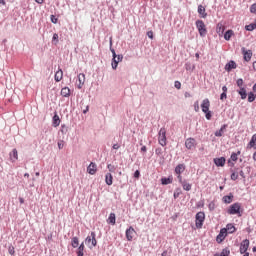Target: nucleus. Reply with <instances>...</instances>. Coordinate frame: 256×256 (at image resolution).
Instances as JSON below:
<instances>
[{"mask_svg": "<svg viewBox=\"0 0 256 256\" xmlns=\"http://www.w3.org/2000/svg\"><path fill=\"white\" fill-rule=\"evenodd\" d=\"M110 43V51L113 55V59H112V69H117L119 63H121V61H123V55H117L115 53V49H113V37H110L109 40Z\"/></svg>", "mask_w": 256, "mask_h": 256, "instance_id": "nucleus-1", "label": "nucleus"}, {"mask_svg": "<svg viewBox=\"0 0 256 256\" xmlns=\"http://www.w3.org/2000/svg\"><path fill=\"white\" fill-rule=\"evenodd\" d=\"M228 215H238L241 217V203L236 202L229 206L227 210Z\"/></svg>", "mask_w": 256, "mask_h": 256, "instance_id": "nucleus-2", "label": "nucleus"}, {"mask_svg": "<svg viewBox=\"0 0 256 256\" xmlns=\"http://www.w3.org/2000/svg\"><path fill=\"white\" fill-rule=\"evenodd\" d=\"M158 143L162 147H165V145H167V130L165 128H161L158 133Z\"/></svg>", "mask_w": 256, "mask_h": 256, "instance_id": "nucleus-3", "label": "nucleus"}, {"mask_svg": "<svg viewBox=\"0 0 256 256\" xmlns=\"http://www.w3.org/2000/svg\"><path fill=\"white\" fill-rule=\"evenodd\" d=\"M196 27L200 37H205V35H207V27L205 26V22H203V20H197Z\"/></svg>", "mask_w": 256, "mask_h": 256, "instance_id": "nucleus-4", "label": "nucleus"}, {"mask_svg": "<svg viewBox=\"0 0 256 256\" xmlns=\"http://www.w3.org/2000/svg\"><path fill=\"white\" fill-rule=\"evenodd\" d=\"M195 219L196 228L201 229L205 223V212H198Z\"/></svg>", "mask_w": 256, "mask_h": 256, "instance_id": "nucleus-5", "label": "nucleus"}, {"mask_svg": "<svg viewBox=\"0 0 256 256\" xmlns=\"http://www.w3.org/2000/svg\"><path fill=\"white\" fill-rule=\"evenodd\" d=\"M95 237H96L95 232H91V236L86 237L85 242L88 245L89 249H93V247H97V239Z\"/></svg>", "mask_w": 256, "mask_h": 256, "instance_id": "nucleus-6", "label": "nucleus"}, {"mask_svg": "<svg viewBox=\"0 0 256 256\" xmlns=\"http://www.w3.org/2000/svg\"><path fill=\"white\" fill-rule=\"evenodd\" d=\"M249 245H250L249 239H245L240 243L239 251L241 255L245 253H249L247 252L249 250Z\"/></svg>", "mask_w": 256, "mask_h": 256, "instance_id": "nucleus-7", "label": "nucleus"}, {"mask_svg": "<svg viewBox=\"0 0 256 256\" xmlns=\"http://www.w3.org/2000/svg\"><path fill=\"white\" fill-rule=\"evenodd\" d=\"M185 147L186 149H189V150L195 149V147H197V141L195 140V138L186 139Z\"/></svg>", "mask_w": 256, "mask_h": 256, "instance_id": "nucleus-8", "label": "nucleus"}, {"mask_svg": "<svg viewBox=\"0 0 256 256\" xmlns=\"http://www.w3.org/2000/svg\"><path fill=\"white\" fill-rule=\"evenodd\" d=\"M133 237H135V228L130 226L129 229L126 230V239L127 241H133Z\"/></svg>", "mask_w": 256, "mask_h": 256, "instance_id": "nucleus-9", "label": "nucleus"}, {"mask_svg": "<svg viewBox=\"0 0 256 256\" xmlns=\"http://www.w3.org/2000/svg\"><path fill=\"white\" fill-rule=\"evenodd\" d=\"M225 237H227V229L222 228V229L220 230V233L218 234V236H217V238H216V241H217L218 243H221V242L225 241Z\"/></svg>", "mask_w": 256, "mask_h": 256, "instance_id": "nucleus-10", "label": "nucleus"}, {"mask_svg": "<svg viewBox=\"0 0 256 256\" xmlns=\"http://www.w3.org/2000/svg\"><path fill=\"white\" fill-rule=\"evenodd\" d=\"M78 89H83V85H85V74H78V82H76Z\"/></svg>", "mask_w": 256, "mask_h": 256, "instance_id": "nucleus-11", "label": "nucleus"}, {"mask_svg": "<svg viewBox=\"0 0 256 256\" xmlns=\"http://www.w3.org/2000/svg\"><path fill=\"white\" fill-rule=\"evenodd\" d=\"M210 107H211V102L209 101V99L208 98L204 99L201 104V109L203 113H207Z\"/></svg>", "mask_w": 256, "mask_h": 256, "instance_id": "nucleus-12", "label": "nucleus"}, {"mask_svg": "<svg viewBox=\"0 0 256 256\" xmlns=\"http://www.w3.org/2000/svg\"><path fill=\"white\" fill-rule=\"evenodd\" d=\"M242 53L244 55V61L249 63V61H251V57H253V52L251 50H245V48H242Z\"/></svg>", "mask_w": 256, "mask_h": 256, "instance_id": "nucleus-13", "label": "nucleus"}, {"mask_svg": "<svg viewBox=\"0 0 256 256\" xmlns=\"http://www.w3.org/2000/svg\"><path fill=\"white\" fill-rule=\"evenodd\" d=\"M87 173H89V175H95V173H97V164L91 162L87 167Z\"/></svg>", "mask_w": 256, "mask_h": 256, "instance_id": "nucleus-14", "label": "nucleus"}, {"mask_svg": "<svg viewBox=\"0 0 256 256\" xmlns=\"http://www.w3.org/2000/svg\"><path fill=\"white\" fill-rule=\"evenodd\" d=\"M246 149H255L256 150V134L251 137L250 142L247 144Z\"/></svg>", "mask_w": 256, "mask_h": 256, "instance_id": "nucleus-15", "label": "nucleus"}, {"mask_svg": "<svg viewBox=\"0 0 256 256\" xmlns=\"http://www.w3.org/2000/svg\"><path fill=\"white\" fill-rule=\"evenodd\" d=\"M77 256H84L85 255V243L82 242L78 248L76 249Z\"/></svg>", "mask_w": 256, "mask_h": 256, "instance_id": "nucleus-16", "label": "nucleus"}, {"mask_svg": "<svg viewBox=\"0 0 256 256\" xmlns=\"http://www.w3.org/2000/svg\"><path fill=\"white\" fill-rule=\"evenodd\" d=\"M225 157L215 158L214 163L216 167H225Z\"/></svg>", "mask_w": 256, "mask_h": 256, "instance_id": "nucleus-17", "label": "nucleus"}, {"mask_svg": "<svg viewBox=\"0 0 256 256\" xmlns=\"http://www.w3.org/2000/svg\"><path fill=\"white\" fill-rule=\"evenodd\" d=\"M10 160L12 161V163H15V161H17V159H19V153L17 152V149H13L12 152H10Z\"/></svg>", "mask_w": 256, "mask_h": 256, "instance_id": "nucleus-18", "label": "nucleus"}, {"mask_svg": "<svg viewBox=\"0 0 256 256\" xmlns=\"http://www.w3.org/2000/svg\"><path fill=\"white\" fill-rule=\"evenodd\" d=\"M216 32L218 33L219 37H221L223 35V33H225V26L223 25V23L217 24Z\"/></svg>", "mask_w": 256, "mask_h": 256, "instance_id": "nucleus-19", "label": "nucleus"}, {"mask_svg": "<svg viewBox=\"0 0 256 256\" xmlns=\"http://www.w3.org/2000/svg\"><path fill=\"white\" fill-rule=\"evenodd\" d=\"M225 69L228 72L233 69H237V63H235V61L231 60L229 63L226 64Z\"/></svg>", "mask_w": 256, "mask_h": 256, "instance_id": "nucleus-20", "label": "nucleus"}, {"mask_svg": "<svg viewBox=\"0 0 256 256\" xmlns=\"http://www.w3.org/2000/svg\"><path fill=\"white\" fill-rule=\"evenodd\" d=\"M184 172H185V164H178L175 167V174L176 175H181V173H184Z\"/></svg>", "mask_w": 256, "mask_h": 256, "instance_id": "nucleus-21", "label": "nucleus"}, {"mask_svg": "<svg viewBox=\"0 0 256 256\" xmlns=\"http://www.w3.org/2000/svg\"><path fill=\"white\" fill-rule=\"evenodd\" d=\"M52 125H53V127H59V125H61V118H59L58 114H55L53 116Z\"/></svg>", "mask_w": 256, "mask_h": 256, "instance_id": "nucleus-22", "label": "nucleus"}, {"mask_svg": "<svg viewBox=\"0 0 256 256\" xmlns=\"http://www.w3.org/2000/svg\"><path fill=\"white\" fill-rule=\"evenodd\" d=\"M56 83H59L63 79V70L59 69L54 76Z\"/></svg>", "mask_w": 256, "mask_h": 256, "instance_id": "nucleus-23", "label": "nucleus"}, {"mask_svg": "<svg viewBox=\"0 0 256 256\" xmlns=\"http://www.w3.org/2000/svg\"><path fill=\"white\" fill-rule=\"evenodd\" d=\"M105 183L106 185H109V186L113 185V175L111 173H107L105 175Z\"/></svg>", "mask_w": 256, "mask_h": 256, "instance_id": "nucleus-24", "label": "nucleus"}, {"mask_svg": "<svg viewBox=\"0 0 256 256\" xmlns=\"http://www.w3.org/2000/svg\"><path fill=\"white\" fill-rule=\"evenodd\" d=\"M227 129V124H224L221 129L217 130L215 132V137H223V133H225V130Z\"/></svg>", "mask_w": 256, "mask_h": 256, "instance_id": "nucleus-25", "label": "nucleus"}, {"mask_svg": "<svg viewBox=\"0 0 256 256\" xmlns=\"http://www.w3.org/2000/svg\"><path fill=\"white\" fill-rule=\"evenodd\" d=\"M234 35L235 33L233 32V30H227L224 34L225 41H230Z\"/></svg>", "mask_w": 256, "mask_h": 256, "instance_id": "nucleus-26", "label": "nucleus"}, {"mask_svg": "<svg viewBox=\"0 0 256 256\" xmlns=\"http://www.w3.org/2000/svg\"><path fill=\"white\" fill-rule=\"evenodd\" d=\"M71 245H72L73 249H77V247H79V237H77V236L72 237Z\"/></svg>", "mask_w": 256, "mask_h": 256, "instance_id": "nucleus-27", "label": "nucleus"}, {"mask_svg": "<svg viewBox=\"0 0 256 256\" xmlns=\"http://www.w3.org/2000/svg\"><path fill=\"white\" fill-rule=\"evenodd\" d=\"M62 97H69L71 95V90L68 87H64L61 89Z\"/></svg>", "mask_w": 256, "mask_h": 256, "instance_id": "nucleus-28", "label": "nucleus"}, {"mask_svg": "<svg viewBox=\"0 0 256 256\" xmlns=\"http://www.w3.org/2000/svg\"><path fill=\"white\" fill-rule=\"evenodd\" d=\"M198 13H199V15H201V17L203 19H205V17H207V14L205 13V7H203V5L198 6Z\"/></svg>", "mask_w": 256, "mask_h": 256, "instance_id": "nucleus-29", "label": "nucleus"}, {"mask_svg": "<svg viewBox=\"0 0 256 256\" xmlns=\"http://www.w3.org/2000/svg\"><path fill=\"white\" fill-rule=\"evenodd\" d=\"M223 203L229 204V203H233V194H230L228 196H224L222 198Z\"/></svg>", "mask_w": 256, "mask_h": 256, "instance_id": "nucleus-30", "label": "nucleus"}, {"mask_svg": "<svg viewBox=\"0 0 256 256\" xmlns=\"http://www.w3.org/2000/svg\"><path fill=\"white\" fill-rule=\"evenodd\" d=\"M184 191H191L192 185L188 183L186 180L180 184Z\"/></svg>", "mask_w": 256, "mask_h": 256, "instance_id": "nucleus-31", "label": "nucleus"}, {"mask_svg": "<svg viewBox=\"0 0 256 256\" xmlns=\"http://www.w3.org/2000/svg\"><path fill=\"white\" fill-rule=\"evenodd\" d=\"M237 93L240 94L241 99H247V90L245 88H240Z\"/></svg>", "mask_w": 256, "mask_h": 256, "instance_id": "nucleus-32", "label": "nucleus"}, {"mask_svg": "<svg viewBox=\"0 0 256 256\" xmlns=\"http://www.w3.org/2000/svg\"><path fill=\"white\" fill-rule=\"evenodd\" d=\"M225 229H226V233L227 232L228 233H235V231H236L235 225H233V224H227Z\"/></svg>", "mask_w": 256, "mask_h": 256, "instance_id": "nucleus-33", "label": "nucleus"}, {"mask_svg": "<svg viewBox=\"0 0 256 256\" xmlns=\"http://www.w3.org/2000/svg\"><path fill=\"white\" fill-rule=\"evenodd\" d=\"M108 223H110V225H115L116 223L115 213H110L108 218Z\"/></svg>", "mask_w": 256, "mask_h": 256, "instance_id": "nucleus-34", "label": "nucleus"}, {"mask_svg": "<svg viewBox=\"0 0 256 256\" xmlns=\"http://www.w3.org/2000/svg\"><path fill=\"white\" fill-rule=\"evenodd\" d=\"M162 185H171L173 183V179L171 178H161Z\"/></svg>", "mask_w": 256, "mask_h": 256, "instance_id": "nucleus-35", "label": "nucleus"}, {"mask_svg": "<svg viewBox=\"0 0 256 256\" xmlns=\"http://www.w3.org/2000/svg\"><path fill=\"white\" fill-rule=\"evenodd\" d=\"M245 29H246V31H255V29H256V22L246 25Z\"/></svg>", "mask_w": 256, "mask_h": 256, "instance_id": "nucleus-36", "label": "nucleus"}, {"mask_svg": "<svg viewBox=\"0 0 256 256\" xmlns=\"http://www.w3.org/2000/svg\"><path fill=\"white\" fill-rule=\"evenodd\" d=\"M255 99H256V94H254L253 92H250L248 94V102L253 103V101H255Z\"/></svg>", "mask_w": 256, "mask_h": 256, "instance_id": "nucleus-37", "label": "nucleus"}, {"mask_svg": "<svg viewBox=\"0 0 256 256\" xmlns=\"http://www.w3.org/2000/svg\"><path fill=\"white\" fill-rule=\"evenodd\" d=\"M239 155H241V151H238L237 153H232L230 159L232 161H237L239 159Z\"/></svg>", "mask_w": 256, "mask_h": 256, "instance_id": "nucleus-38", "label": "nucleus"}, {"mask_svg": "<svg viewBox=\"0 0 256 256\" xmlns=\"http://www.w3.org/2000/svg\"><path fill=\"white\" fill-rule=\"evenodd\" d=\"M221 256H229L231 255V250L229 248H224L222 252L220 253Z\"/></svg>", "mask_w": 256, "mask_h": 256, "instance_id": "nucleus-39", "label": "nucleus"}, {"mask_svg": "<svg viewBox=\"0 0 256 256\" xmlns=\"http://www.w3.org/2000/svg\"><path fill=\"white\" fill-rule=\"evenodd\" d=\"M52 41L54 42V45H57V43H59V34L54 33L52 37Z\"/></svg>", "mask_w": 256, "mask_h": 256, "instance_id": "nucleus-40", "label": "nucleus"}, {"mask_svg": "<svg viewBox=\"0 0 256 256\" xmlns=\"http://www.w3.org/2000/svg\"><path fill=\"white\" fill-rule=\"evenodd\" d=\"M205 113V117L208 121H211V117H213V113L210 110H207Z\"/></svg>", "mask_w": 256, "mask_h": 256, "instance_id": "nucleus-41", "label": "nucleus"}, {"mask_svg": "<svg viewBox=\"0 0 256 256\" xmlns=\"http://www.w3.org/2000/svg\"><path fill=\"white\" fill-rule=\"evenodd\" d=\"M8 252H9V254L10 255H15V247L13 246V245H10L9 247H8Z\"/></svg>", "mask_w": 256, "mask_h": 256, "instance_id": "nucleus-42", "label": "nucleus"}, {"mask_svg": "<svg viewBox=\"0 0 256 256\" xmlns=\"http://www.w3.org/2000/svg\"><path fill=\"white\" fill-rule=\"evenodd\" d=\"M58 145V149H63V147H65V141L64 140H59L57 142Z\"/></svg>", "mask_w": 256, "mask_h": 256, "instance_id": "nucleus-43", "label": "nucleus"}, {"mask_svg": "<svg viewBox=\"0 0 256 256\" xmlns=\"http://www.w3.org/2000/svg\"><path fill=\"white\" fill-rule=\"evenodd\" d=\"M107 169L110 171V173H115V169H117L115 166L112 164L107 165Z\"/></svg>", "mask_w": 256, "mask_h": 256, "instance_id": "nucleus-44", "label": "nucleus"}, {"mask_svg": "<svg viewBox=\"0 0 256 256\" xmlns=\"http://www.w3.org/2000/svg\"><path fill=\"white\" fill-rule=\"evenodd\" d=\"M231 179H232V181H237V179H239V174L236 172H233L231 174Z\"/></svg>", "mask_w": 256, "mask_h": 256, "instance_id": "nucleus-45", "label": "nucleus"}, {"mask_svg": "<svg viewBox=\"0 0 256 256\" xmlns=\"http://www.w3.org/2000/svg\"><path fill=\"white\" fill-rule=\"evenodd\" d=\"M181 195V188H177L174 192V199H177Z\"/></svg>", "mask_w": 256, "mask_h": 256, "instance_id": "nucleus-46", "label": "nucleus"}, {"mask_svg": "<svg viewBox=\"0 0 256 256\" xmlns=\"http://www.w3.org/2000/svg\"><path fill=\"white\" fill-rule=\"evenodd\" d=\"M237 86L239 87V89L243 88V79H238L236 82Z\"/></svg>", "mask_w": 256, "mask_h": 256, "instance_id": "nucleus-47", "label": "nucleus"}, {"mask_svg": "<svg viewBox=\"0 0 256 256\" xmlns=\"http://www.w3.org/2000/svg\"><path fill=\"white\" fill-rule=\"evenodd\" d=\"M50 19H51V23H54V24H57V22L59 21V19H57V17H55V15H51Z\"/></svg>", "mask_w": 256, "mask_h": 256, "instance_id": "nucleus-48", "label": "nucleus"}, {"mask_svg": "<svg viewBox=\"0 0 256 256\" xmlns=\"http://www.w3.org/2000/svg\"><path fill=\"white\" fill-rule=\"evenodd\" d=\"M134 177H135V179H139L141 177V172L139 170H136L134 172Z\"/></svg>", "mask_w": 256, "mask_h": 256, "instance_id": "nucleus-49", "label": "nucleus"}, {"mask_svg": "<svg viewBox=\"0 0 256 256\" xmlns=\"http://www.w3.org/2000/svg\"><path fill=\"white\" fill-rule=\"evenodd\" d=\"M194 111H196V113L199 112V101L194 103Z\"/></svg>", "mask_w": 256, "mask_h": 256, "instance_id": "nucleus-50", "label": "nucleus"}, {"mask_svg": "<svg viewBox=\"0 0 256 256\" xmlns=\"http://www.w3.org/2000/svg\"><path fill=\"white\" fill-rule=\"evenodd\" d=\"M250 12L256 13V3L252 4L250 7Z\"/></svg>", "mask_w": 256, "mask_h": 256, "instance_id": "nucleus-51", "label": "nucleus"}, {"mask_svg": "<svg viewBox=\"0 0 256 256\" xmlns=\"http://www.w3.org/2000/svg\"><path fill=\"white\" fill-rule=\"evenodd\" d=\"M177 175V179L179 181L180 184H182L185 180H183V176H181V174H176Z\"/></svg>", "mask_w": 256, "mask_h": 256, "instance_id": "nucleus-52", "label": "nucleus"}, {"mask_svg": "<svg viewBox=\"0 0 256 256\" xmlns=\"http://www.w3.org/2000/svg\"><path fill=\"white\" fill-rule=\"evenodd\" d=\"M220 99H221V101L227 99V93L222 92L221 95H220Z\"/></svg>", "mask_w": 256, "mask_h": 256, "instance_id": "nucleus-53", "label": "nucleus"}, {"mask_svg": "<svg viewBox=\"0 0 256 256\" xmlns=\"http://www.w3.org/2000/svg\"><path fill=\"white\" fill-rule=\"evenodd\" d=\"M174 86L176 87V89H181V82L175 81Z\"/></svg>", "mask_w": 256, "mask_h": 256, "instance_id": "nucleus-54", "label": "nucleus"}, {"mask_svg": "<svg viewBox=\"0 0 256 256\" xmlns=\"http://www.w3.org/2000/svg\"><path fill=\"white\" fill-rule=\"evenodd\" d=\"M155 153H156V155H162L163 150H162L161 148H157V149L155 150Z\"/></svg>", "mask_w": 256, "mask_h": 256, "instance_id": "nucleus-55", "label": "nucleus"}, {"mask_svg": "<svg viewBox=\"0 0 256 256\" xmlns=\"http://www.w3.org/2000/svg\"><path fill=\"white\" fill-rule=\"evenodd\" d=\"M61 133H66V131H67V127L65 126V124H63L62 126H61Z\"/></svg>", "mask_w": 256, "mask_h": 256, "instance_id": "nucleus-56", "label": "nucleus"}, {"mask_svg": "<svg viewBox=\"0 0 256 256\" xmlns=\"http://www.w3.org/2000/svg\"><path fill=\"white\" fill-rule=\"evenodd\" d=\"M147 35H148L149 39H153V31H149L147 33Z\"/></svg>", "mask_w": 256, "mask_h": 256, "instance_id": "nucleus-57", "label": "nucleus"}, {"mask_svg": "<svg viewBox=\"0 0 256 256\" xmlns=\"http://www.w3.org/2000/svg\"><path fill=\"white\" fill-rule=\"evenodd\" d=\"M35 2L39 5H43V3H45V0H35Z\"/></svg>", "mask_w": 256, "mask_h": 256, "instance_id": "nucleus-58", "label": "nucleus"}, {"mask_svg": "<svg viewBox=\"0 0 256 256\" xmlns=\"http://www.w3.org/2000/svg\"><path fill=\"white\" fill-rule=\"evenodd\" d=\"M120 147H121V146H120L119 144H114V145L112 146V148L115 149V150L119 149Z\"/></svg>", "mask_w": 256, "mask_h": 256, "instance_id": "nucleus-59", "label": "nucleus"}, {"mask_svg": "<svg viewBox=\"0 0 256 256\" xmlns=\"http://www.w3.org/2000/svg\"><path fill=\"white\" fill-rule=\"evenodd\" d=\"M141 151H142L143 153H146V152H147V146H142V147H141Z\"/></svg>", "mask_w": 256, "mask_h": 256, "instance_id": "nucleus-60", "label": "nucleus"}, {"mask_svg": "<svg viewBox=\"0 0 256 256\" xmlns=\"http://www.w3.org/2000/svg\"><path fill=\"white\" fill-rule=\"evenodd\" d=\"M222 91H223V93H227V86H223Z\"/></svg>", "mask_w": 256, "mask_h": 256, "instance_id": "nucleus-61", "label": "nucleus"}, {"mask_svg": "<svg viewBox=\"0 0 256 256\" xmlns=\"http://www.w3.org/2000/svg\"><path fill=\"white\" fill-rule=\"evenodd\" d=\"M19 201H20V203H21V205H23V203H25V199H23V198H19Z\"/></svg>", "mask_w": 256, "mask_h": 256, "instance_id": "nucleus-62", "label": "nucleus"}, {"mask_svg": "<svg viewBox=\"0 0 256 256\" xmlns=\"http://www.w3.org/2000/svg\"><path fill=\"white\" fill-rule=\"evenodd\" d=\"M252 67H253L254 71H256V61L253 62Z\"/></svg>", "mask_w": 256, "mask_h": 256, "instance_id": "nucleus-63", "label": "nucleus"}, {"mask_svg": "<svg viewBox=\"0 0 256 256\" xmlns=\"http://www.w3.org/2000/svg\"><path fill=\"white\" fill-rule=\"evenodd\" d=\"M0 5H6L5 0H0Z\"/></svg>", "mask_w": 256, "mask_h": 256, "instance_id": "nucleus-64", "label": "nucleus"}]
</instances>
